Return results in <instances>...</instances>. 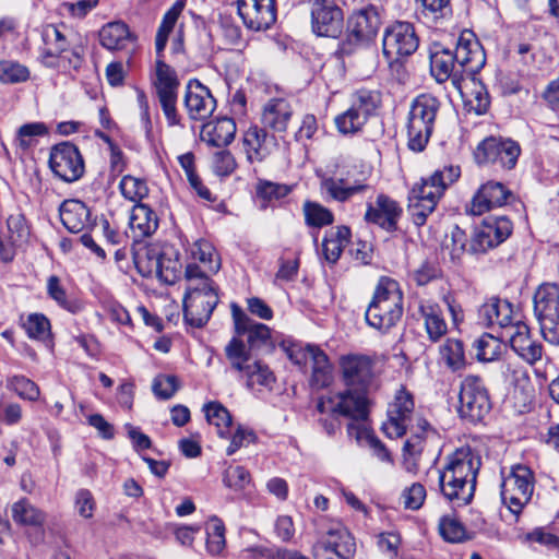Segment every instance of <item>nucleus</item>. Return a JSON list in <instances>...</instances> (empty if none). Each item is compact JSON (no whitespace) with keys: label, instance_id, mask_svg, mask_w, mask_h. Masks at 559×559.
<instances>
[{"label":"nucleus","instance_id":"obj_1","mask_svg":"<svg viewBox=\"0 0 559 559\" xmlns=\"http://www.w3.org/2000/svg\"><path fill=\"white\" fill-rule=\"evenodd\" d=\"M413 395L400 389L388 407V419L382 424L383 432L392 439L400 438L409 429L411 435L403 447V464L408 473L418 471V461L428 445L439 442V432L423 417L414 415Z\"/></svg>","mask_w":559,"mask_h":559},{"label":"nucleus","instance_id":"obj_2","mask_svg":"<svg viewBox=\"0 0 559 559\" xmlns=\"http://www.w3.org/2000/svg\"><path fill=\"white\" fill-rule=\"evenodd\" d=\"M480 465V456L471 447L456 449L448 456L445 466L439 473L443 496L459 504H467L474 496Z\"/></svg>","mask_w":559,"mask_h":559},{"label":"nucleus","instance_id":"obj_3","mask_svg":"<svg viewBox=\"0 0 559 559\" xmlns=\"http://www.w3.org/2000/svg\"><path fill=\"white\" fill-rule=\"evenodd\" d=\"M185 281V320L191 326L201 328L207 323L219 301L218 288L194 262L187 264Z\"/></svg>","mask_w":559,"mask_h":559},{"label":"nucleus","instance_id":"obj_4","mask_svg":"<svg viewBox=\"0 0 559 559\" xmlns=\"http://www.w3.org/2000/svg\"><path fill=\"white\" fill-rule=\"evenodd\" d=\"M460 175L459 166H445L421 178L413 186L408 197V212L416 226H423L426 223L444 191L459 179Z\"/></svg>","mask_w":559,"mask_h":559},{"label":"nucleus","instance_id":"obj_5","mask_svg":"<svg viewBox=\"0 0 559 559\" xmlns=\"http://www.w3.org/2000/svg\"><path fill=\"white\" fill-rule=\"evenodd\" d=\"M402 316L403 295L399 283L390 277H381L365 313L367 324L386 332L397 324Z\"/></svg>","mask_w":559,"mask_h":559},{"label":"nucleus","instance_id":"obj_6","mask_svg":"<svg viewBox=\"0 0 559 559\" xmlns=\"http://www.w3.org/2000/svg\"><path fill=\"white\" fill-rule=\"evenodd\" d=\"M43 47L38 57L40 63L50 69L68 73L79 70L83 57L76 48L70 47L67 27L48 24L41 31Z\"/></svg>","mask_w":559,"mask_h":559},{"label":"nucleus","instance_id":"obj_7","mask_svg":"<svg viewBox=\"0 0 559 559\" xmlns=\"http://www.w3.org/2000/svg\"><path fill=\"white\" fill-rule=\"evenodd\" d=\"M440 102L430 94L417 96L409 108L406 131L407 145L414 152H421L432 134Z\"/></svg>","mask_w":559,"mask_h":559},{"label":"nucleus","instance_id":"obj_8","mask_svg":"<svg viewBox=\"0 0 559 559\" xmlns=\"http://www.w3.org/2000/svg\"><path fill=\"white\" fill-rule=\"evenodd\" d=\"M134 262L143 276H155L168 285L174 284L180 277L182 269L178 250L168 245L146 248L135 255Z\"/></svg>","mask_w":559,"mask_h":559},{"label":"nucleus","instance_id":"obj_9","mask_svg":"<svg viewBox=\"0 0 559 559\" xmlns=\"http://www.w3.org/2000/svg\"><path fill=\"white\" fill-rule=\"evenodd\" d=\"M535 489L534 472L526 465L515 464L508 474L502 472L501 500L515 515L531 501Z\"/></svg>","mask_w":559,"mask_h":559},{"label":"nucleus","instance_id":"obj_10","mask_svg":"<svg viewBox=\"0 0 559 559\" xmlns=\"http://www.w3.org/2000/svg\"><path fill=\"white\" fill-rule=\"evenodd\" d=\"M225 354L230 366L247 378L248 386L252 388L255 384L271 386L275 381L269 367L259 360H253L250 350L237 337L231 338L226 345Z\"/></svg>","mask_w":559,"mask_h":559},{"label":"nucleus","instance_id":"obj_11","mask_svg":"<svg viewBox=\"0 0 559 559\" xmlns=\"http://www.w3.org/2000/svg\"><path fill=\"white\" fill-rule=\"evenodd\" d=\"M290 360L305 372L310 371V384L323 389L332 382V366L326 354L314 345H294L288 349Z\"/></svg>","mask_w":559,"mask_h":559},{"label":"nucleus","instance_id":"obj_12","mask_svg":"<svg viewBox=\"0 0 559 559\" xmlns=\"http://www.w3.org/2000/svg\"><path fill=\"white\" fill-rule=\"evenodd\" d=\"M153 84L168 126L179 124L181 118L177 110V97L180 83L176 71L159 58L156 60Z\"/></svg>","mask_w":559,"mask_h":559},{"label":"nucleus","instance_id":"obj_13","mask_svg":"<svg viewBox=\"0 0 559 559\" xmlns=\"http://www.w3.org/2000/svg\"><path fill=\"white\" fill-rule=\"evenodd\" d=\"M459 414L462 418L478 423L490 412L491 403L484 381L477 376H467L461 383Z\"/></svg>","mask_w":559,"mask_h":559},{"label":"nucleus","instance_id":"obj_14","mask_svg":"<svg viewBox=\"0 0 559 559\" xmlns=\"http://www.w3.org/2000/svg\"><path fill=\"white\" fill-rule=\"evenodd\" d=\"M378 103V96L371 91L359 90L354 93L349 107L334 119L337 130L342 134L359 132L374 112Z\"/></svg>","mask_w":559,"mask_h":559},{"label":"nucleus","instance_id":"obj_15","mask_svg":"<svg viewBox=\"0 0 559 559\" xmlns=\"http://www.w3.org/2000/svg\"><path fill=\"white\" fill-rule=\"evenodd\" d=\"M369 401L366 391L347 388L345 391L322 397L317 408L320 414H337L353 420H365Z\"/></svg>","mask_w":559,"mask_h":559},{"label":"nucleus","instance_id":"obj_16","mask_svg":"<svg viewBox=\"0 0 559 559\" xmlns=\"http://www.w3.org/2000/svg\"><path fill=\"white\" fill-rule=\"evenodd\" d=\"M520 145L510 140L497 136H488L478 143L474 151L477 164L499 165L511 169L515 166L520 156Z\"/></svg>","mask_w":559,"mask_h":559},{"label":"nucleus","instance_id":"obj_17","mask_svg":"<svg viewBox=\"0 0 559 559\" xmlns=\"http://www.w3.org/2000/svg\"><path fill=\"white\" fill-rule=\"evenodd\" d=\"M49 167L56 177L66 182L79 180L85 170L79 148L70 142L59 143L51 148Z\"/></svg>","mask_w":559,"mask_h":559},{"label":"nucleus","instance_id":"obj_18","mask_svg":"<svg viewBox=\"0 0 559 559\" xmlns=\"http://www.w3.org/2000/svg\"><path fill=\"white\" fill-rule=\"evenodd\" d=\"M417 48L418 37L412 24L399 22L385 31L382 40V51L390 63L411 56Z\"/></svg>","mask_w":559,"mask_h":559},{"label":"nucleus","instance_id":"obj_19","mask_svg":"<svg viewBox=\"0 0 559 559\" xmlns=\"http://www.w3.org/2000/svg\"><path fill=\"white\" fill-rule=\"evenodd\" d=\"M456 68L460 70L463 80L465 78L474 79L486 63V55L471 31H463L457 39L455 51Z\"/></svg>","mask_w":559,"mask_h":559},{"label":"nucleus","instance_id":"obj_20","mask_svg":"<svg viewBox=\"0 0 559 559\" xmlns=\"http://www.w3.org/2000/svg\"><path fill=\"white\" fill-rule=\"evenodd\" d=\"M309 3L313 33L328 37L341 34L344 15L334 0H309Z\"/></svg>","mask_w":559,"mask_h":559},{"label":"nucleus","instance_id":"obj_21","mask_svg":"<svg viewBox=\"0 0 559 559\" xmlns=\"http://www.w3.org/2000/svg\"><path fill=\"white\" fill-rule=\"evenodd\" d=\"M342 378L347 388L368 392L374 383L373 361L365 355L341 357Z\"/></svg>","mask_w":559,"mask_h":559},{"label":"nucleus","instance_id":"obj_22","mask_svg":"<svg viewBox=\"0 0 559 559\" xmlns=\"http://www.w3.org/2000/svg\"><path fill=\"white\" fill-rule=\"evenodd\" d=\"M238 15L251 31L269 29L276 21L275 0H237Z\"/></svg>","mask_w":559,"mask_h":559},{"label":"nucleus","instance_id":"obj_23","mask_svg":"<svg viewBox=\"0 0 559 559\" xmlns=\"http://www.w3.org/2000/svg\"><path fill=\"white\" fill-rule=\"evenodd\" d=\"M478 317L483 324L487 326H499L503 333L512 331L518 321H522L519 313L514 312L512 305L508 300L490 298L481 305L478 310Z\"/></svg>","mask_w":559,"mask_h":559},{"label":"nucleus","instance_id":"obj_24","mask_svg":"<svg viewBox=\"0 0 559 559\" xmlns=\"http://www.w3.org/2000/svg\"><path fill=\"white\" fill-rule=\"evenodd\" d=\"M402 213L403 210L395 200L381 193L373 203H368L365 221L388 233H393L397 229Z\"/></svg>","mask_w":559,"mask_h":559},{"label":"nucleus","instance_id":"obj_25","mask_svg":"<svg viewBox=\"0 0 559 559\" xmlns=\"http://www.w3.org/2000/svg\"><path fill=\"white\" fill-rule=\"evenodd\" d=\"M513 194L503 183L498 181H487L481 185L471 200L468 212L472 215H483L496 207H501L508 203Z\"/></svg>","mask_w":559,"mask_h":559},{"label":"nucleus","instance_id":"obj_26","mask_svg":"<svg viewBox=\"0 0 559 559\" xmlns=\"http://www.w3.org/2000/svg\"><path fill=\"white\" fill-rule=\"evenodd\" d=\"M185 107L193 120H204L212 116L216 100L211 91L198 80H190L186 86Z\"/></svg>","mask_w":559,"mask_h":559},{"label":"nucleus","instance_id":"obj_27","mask_svg":"<svg viewBox=\"0 0 559 559\" xmlns=\"http://www.w3.org/2000/svg\"><path fill=\"white\" fill-rule=\"evenodd\" d=\"M430 71L438 82L442 83L451 80L453 85L461 90L464 80L456 68L455 56L450 49L438 44L432 46L430 50Z\"/></svg>","mask_w":559,"mask_h":559},{"label":"nucleus","instance_id":"obj_28","mask_svg":"<svg viewBox=\"0 0 559 559\" xmlns=\"http://www.w3.org/2000/svg\"><path fill=\"white\" fill-rule=\"evenodd\" d=\"M503 338L510 342L511 348L519 357L530 365H534L543 357V346L530 335V329L523 321H518V324L512 331L503 333Z\"/></svg>","mask_w":559,"mask_h":559},{"label":"nucleus","instance_id":"obj_29","mask_svg":"<svg viewBox=\"0 0 559 559\" xmlns=\"http://www.w3.org/2000/svg\"><path fill=\"white\" fill-rule=\"evenodd\" d=\"M381 20L376 7L369 5L354 12L347 22V29L350 39L357 43L373 39L380 28Z\"/></svg>","mask_w":559,"mask_h":559},{"label":"nucleus","instance_id":"obj_30","mask_svg":"<svg viewBox=\"0 0 559 559\" xmlns=\"http://www.w3.org/2000/svg\"><path fill=\"white\" fill-rule=\"evenodd\" d=\"M320 190L326 198L345 203L356 195L365 194L370 187L360 181L350 182L345 177L322 175L320 176Z\"/></svg>","mask_w":559,"mask_h":559},{"label":"nucleus","instance_id":"obj_31","mask_svg":"<svg viewBox=\"0 0 559 559\" xmlns=\"http://www.w3.org/2000/svg\"><path fill=\"white\" fill-rule=\"evenodd\" d=\"M276 145L274 135L258 126L249 127L242 135V148L250 164L263 162Z\"/></svg>","mask_w":559,"mask_h":559},{"label":"nucleus","instance_id":"obj_32","mask_svg":"<svg viewBox=\"0 0 559 559\" xmlns=\"http://www.w3.org/2000/svg\"><path fill=\"white\" fill-rule=\"evenodd\" d=\"M293 114L294 110L288 99L284 97L270 98L262 107V128L278 134L285 133Z\"/></svg>","mask_w":559,"mask_h":559},{"label":"nucleus","instance_id":"obj_33","mask_svg":"<svg viewBox=\"0 0 559 559\" xmlns=\"http://www.w3.org/2000/svg\"><path fill=\"white\" fill-rule=\"evenodd\" d=\"M231 317L236 333L238 335L248 334V344L250 349H255L271 343L270 328L263 323L252 321L236 304L231 305Z\"/></svg>","mask_w":559,"mask_h":559},{"label":"nucleus","instance_id":"obj_34","mask_svg":"<svg viewBox=\"0 0 559 559\" xmlns=\"http://www.w3.org/2000/svg\"><path fill=\"white\" fill-rule=\"evenodd\" d=\"M320 547L326 554L335 552L337 556L352 557L356 550V543L352 534L343 525L334 524L314 544L313 554H318Z\"/></svg>","mask_w":559,"mask_h":559},{"label":"nucleus","instance_id":"obj_35","mask_svg":"<svg viewBox=\"0 0 559 559\" xmlns=\"http://www.w3.org/2000/svg\"><path fill=\"white\" fill-rule=\"evenodd\" d=\"M60 219L70 233H81L93 226L91 211L87 205L76 199L66 200L59 209Z\"/></svg>","mask_w":559,"mask_h":559},{"label":"nucleus","instance_id":"obj_36","mask_svg":"<svg viewBox=\"0 0 559 559\" xmlns=\"http://www.w3.org/2000/svg\"><path fill=\"white\" fill-rule=\"evenodd\" d=\"M534 316L537 320L559 317V285L543 283L533 296Z\"/></svg>","mask_w":559,"mask_h":559},{"label":"nucleus","instance_id":"obj_37","mask_svg":"<svg viewBox=\"0 0 559 559\" xmlns=\"http://www.w3.org/2000/svg\"><path fill=\"white\" fill-rule=\"evenodd\" d=\"M129 227L133 241H140L155 233L158 227L157 215L144 203L134 204L129 219Z\"/></svg>","mask_w":559,"mask_h":559},{"label":"nucleus","instance_id":"obj_38","mask_svg":"<svg viewBox=\"0 0 559 559\" xmlns=\"http://www.w3.org/2000/svg\"><path fill=\"white\" fill-rule=\"evenodd\" d=\"M236 130L235 121L223 117L203 124L200 138L211 146H227L234 140Z\"/></svg>","mask_w":559,"mask_h":559},{"label":"nucleus","instance_id":"obj_39","mask_svg":"<svg viewBox=\"0 0 559 559\" xmlns=\"http://www.w3.org/2000/svg\"><path fill=\"white\" fill-rule=\"evenodd\" d=\"M99 41L108 50H123L134 47L135 37L123 22H110L99 31Z\"/></svg>","mask_w":559,"mask_h":559},{"label":"nucleus","instance_id":"obj_40","mask_svg":"<svg viewBox=\"0 0 559 559\" xmlns=\"http://www.w3.org/2000/svg\"><path fill=\"white\" fill-rule=\"evenodd\" d=\"M419 311L425 322L426 332L432 342L439 341L448 330L440 307L429 300L421 301Z\"/></svg>","mask_w":559,"mask_h":559},{"label":"nucleus","instance_id":"obj_41","mask_svg":"<svg viewBox=\"0 0 559 559\" xmlns=\"http://www.w3.org/2000/svg\"><path fill=\"white\" fill-rule=\"evenodd\" d=\"M190 258L199 261L201 271L217 273L221 269V259L211 242L204 239L194 241L188 249Z\"/></svg>","mask_w":559,"mask_h":559},{"label":"nucleus","instance_id":"obj_42","mask_svg":"<svg viewBox=\"0 0 559 559\" xmlns=\"http://www.w3.org/2000/svg\"><path fill=\"white\" fill-rule=\"evenodd\" d=\"M11 516L19 525L43 526L46 513L33 506L26 498H22L11 506Z\"/></svg>","mask_w":559,"mask_h":559},{"label":"nucleus","instance_id":"obj_43","mask_svg":"<svg viewBox=\"0 0 559 559\" xmlns=\"http://www.w3.org/2000/svg\"><path fill=\"white\" fill-rule=\"evenodd\" d=\"M350 229L346 226H338L330 231L322 242V252L329 263H335L349 242Z\"/></svg>","mask_w":559,"mask_h":559},{"label":"nucleus","instance_id":"obj_44","mask_svg":"<svg viewBox=\"0 0 559 559\" xmlns=\"http://www.w3.org/2000/svg\"><path fill=\"white\" fill-rule=\"evenodd\" d=\"M203 411L209 424L216 427L218 436L227 438L231 427V415L228 409L218 402H210L204 405Z\"/></svg>","mask_w":559,"mask_h":559},{"label":"nucleus","instance_id":"obj_45","mask_svg":"<svg viewBox=\"0 0 559 559\" xmlns=\"http://www.w3.org/2000/svg\"><path fill=\"white\" fill-rule=\"evenodd\" d=\"M302 213L306 225L310 227L321 228L334 222L333 213L328 207L314 201H305Z\"/></svg>","mask_w":559,"mask_h":559},{"label":"nucleus","instance_id":"obj_46","mask_svg":"<svg viewBox=\"0 0 559 559\" xmlns=\"http://www.w3.org/2000/svg\"><path fill=\"white\" fill-rule=\"evenodd\" d=\"M119 190L126 200L134 202L135 204L142 203L141 201L148 195V187L145 180L126 175L119 182Z\"/></svg>","mask_w":559,"mask_h":559},{"label":"nucleus","instance_id":"obj_47","mask_svg":"<svg viewBox=\"0 0 559 559\" xmlns=\"http://www.w3.org/2000/svg\"><path fill=\"white\" fill-rule=\"evenodd\" d=\"M29 234V226L22 212L16 211L9 215L5 235L11 239V242L22 246L27 242Z\"/></svg>","mask_w":559,"mask_h":559},{"label":"nucleus","instance_id":"obj_48","mask_svg":"<svg viewBox=\"0 0 559 559\" xmlns=\"http://www.w3.org/2000/svg\"><path fill=\"white\" fill-rule=\"evenodd\" d=\"M491 334L485 333L475 342L476 357L481 361H493L502 353L504 347L500 340Z\"/></svg>","mask_w":559,"mask_h":559},{"label":"nucleus","instance_id":"obj_49","mask_svg":"<svg viewBox=\"0 0 559 559\" xmlns=\"http://www.w3.org/2000/svg\"><path fill=\"white\" fill-rule=\"evenodd\" d=\"M438 530L442 538L449 543H462L468 538L465 526L454 515L442 516Z\"/></svg>","mask_w":559,"mask_h":559},{"label":"nucleus","instance_id":"obj_50","mask_svg":"<svg viewBox=\"0 0 559 559\" xmlns=\"http://www.w3.org/2000/svg\"><path fill=\"white\" fill-rule=\"evenodd\" d=\"M206 549L211 555H219L225 548V526L224 523L217 519L212 518L206 523Z\"/></svg>","mask_w":559,"mask_h":559},{"label":"nucleus","instance_id":"obj_51","mask_svg":"<svg viewBox=\"0 0 559 559\" xmlns=\"http://www.w3.org/2000/svg\"><path fill=\"white\" fill-rule=\"evenodd\" d=\"M441 359L452 370H459L465 365L463 344L459 340H447L440 347Z\"/></svg>","mask_w":559,"mask_h":559},{"label":"nucleus","instance_id":"obj_52","mask_svg":"<svg viewBox=\"0 0 559 559\" xmlns=\"http://www.w3.org/2000/svg\"><path fill=\"white\" fill-rule=\"evenodd\" d=\"M224 485L235 492L243 491L251 484L250 472L240 465L228 466L223 474Z\"/></svg>","mask_w":559,"mask_h":559},{"label":"nucleus","instance_id":"obj_53","mask_svg":"<svg viewBox=\"0 0 559 559\" xmlns=\"http://www.w3.org/2000/svg\"><path fill=\"white\" fill-rule=\"evenodd\" d=\"M48 128L44 122H31L21 126L16 132V142L23 150H27L35 143V138L44 136Z\"/></svg>","mask_w":559,"mask_h":559},{"label":"nucleus","instance_id":"obj_54","mask_svg":"<svg viewBox=\"0 0 559 559\" xmlns=\"http://www.w3.org/2000/svg\"><path fill=\"white\" fill-rule=\"evenodd\" d=\"M481 226L487 227L488 233L499 245L512 233V223L506 216H489L484 219Z\"/></svg>","mask_w":559,"mask_h":559},{"label":"nucleus","instance_id":"obj_55","mask_svg":"<svg viewBox=\"0 0 559 559\" xmlns=\"http://www.w3.org/2000/svg\"><path fill=\"white\" fill-rule=\"evenodd\" d=\"M23 328L31 338L46 340L50 334V322L41 313H31Z\"/></svg>","mask_w":559,"mask_h":559},{"label":"nucleus","instance_id":"obj_56","mask_svg":"<svg viewBox=\"0 0 559 559\" xmlns=\"http://www.w3.org/2000/svg\"><path fill=\"white\" fill-rule=\"evenodd\" d=\"M29 71L26 67L14 61H0V82L19 83L28 79Z\"/></svg>","mask_w":559,"mask_h":559},{"label":"nucleus","instance_id":"obj_57","mask_svg":"<svg viewBox=\"0 0 559 559\" xmlns=\"http://www.w3.org/2000/svg\"><path fill=\"white\" fill-rule=\"evenodd\" d=\"M9 386L22 399L36 401L39 397V388L24 376H14L8 381Z\"/></svg>","mask_w":559,"mask_h":559},{"label":"nucleus","instance_id":"obj_58","mask_svg":"<svg viewBox=\"0 0 559 559\" xmlns=\"http://www.w3.org/2000/svg\"><path fill=\"white\" fill-rule=\"evenodd\" d=\"M497 246H499V243L495 241L493 237L488 233L487 227H483L480 224L475 229L469 241L468 252L474 254L485 253Z\"/></svg>","mask_w":559,"mask_h":559},{"label":"nucleus","instance_id":"obj_59","mask_svg":"<svg viewBox=\"0 0 559 559\" xmlns=\"http://www.w3.org/2000/svg\"><path fill=\"white\" fill-rule=\"evenodd\" d=\"M179 389L177 377L171 374H158L152 384L154 394L160 400H169Z\"/></svg>","mask_w":559,"mask_h":559},{"label":"nucleus","instance_id":"obj_60","mask_svg":"<svg viewBox=\"0 0 559 559\" xmlns=\"http://www.w3.org/2000/svg\"><path fill=\"white\" fill-rule=\"evenodd\" d=\"M467 236L464 230L455 226L451 230L450 242L445 243V249L453 261H457L462 258L465 252H468Z\"/></svg>","mask_w":559,"mask_h":559},{"label":"nucleus","instance_id":"obj_61","mask_svg":"<svg viewBox=\"0 0 559 559\" xmlns=\"http://www.w3.org/2000/svg\"><path fill=\"white\" fill-rule=\"evenodd\" d=\"M289 192L288 186L271 181H259L257 186V195L263 201L280 200L288 195Z\"/></svg>","mask_w":559,"mask_h":559},{"label":"nucleus","instance_id":"obj_62","mask_svg":"<svg viewBox=\"0 0 559 559\" xmlns=\"http://www.w3.org/2000/svg\"><path fill=\"white\" fill-rule=\"evenodd\" d=\"M421 7V13L431 20H439L450 12V0H416Z\"/></svg>","mask_w":559,"mask_h":559},{"label":"nucleus","instance_id":"obj_63","mask_svg":"<svg viewBox=\"0 0 559 559\" xmlns=\"http://www.w3.org/2000/svg\"><path fill=\"white\" fill-rule=\"evenodd\" d=\"M236 166V159L229 151H219L213 156L212 167L218 176H229Z\"/></svg>","mask_w":559,"mask_h":559},{"label":"nucleus","instance_id":"obj_64","mask_svg":"<svg viewBox=\"0 0 559 559\" xmlns=\"http://www.w3.org/2000/svg\"><path fill=\"white\" fill-rule=\"evenodd\" d=\"M544 340L554 346H559V317L537 320Z\"/></svg>","mask_w":559,"mask_h":559}]
</instances>
